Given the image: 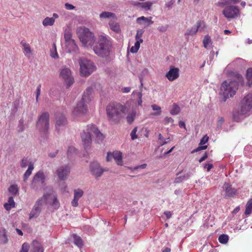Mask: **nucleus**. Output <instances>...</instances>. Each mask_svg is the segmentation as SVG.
I'll return each mask as SVG.
<instances>
[{
	"instance_id": "obj_1",
	"label": "nucleus",
	"mask_w": 252,
	"mask_h": 252,
	"mask_svg": "<svg viewBox=\"0 0 252 252\" xmlns=\"http://www.w3.org/2000/svg\"><path fill=\"white\" fill-rule=\"evenodd\" d=\"M235 77L237 80L224 81L222 83L220 93L221 101L225 102L227 98L233 97L238 89L239 84L243 82V77L240 74L236 73Z\"/></svg>"
},
{
	"instance_id": "obj_2",
	"label": "nucleus",
	"mask_w": 252,
	"mask_h": 252,
	"mask_svg": "<svg viewBox=\"0 0 252 252\" xmlns=\"http://www.w3.org/2000/svg\"><path fill=\"white\" fill-rule=\"evenodd\" d=\"M92 47L96 55L106 61H109L112 43L106 36L99 35L96 42Z\"/></svg>"
},
{
	"instance_id": "obj_3",
	"label": "nucleus",
	"mask_w": 252,
	"mask_h": 252,
	"mask_svg": "<svg viewBox=\"0 0 252 252\" xmlns=\"http://www.w3.org/2000/svg\"><path fill=\"white\" fill-rule=\"evenodd\" d=\"M126 109L125 106L119 103H109L106 108L108 120L113 124L119 123L123 114L126 113Z\"/></svg>"
},
{
	"instance_id": "obj_4",
	"label": "nucleus",
	"mask_w": 252,
	"mask_h": 252,
	"mask_svg": "<svg viewBox=\"0 0 252 252\" xmlns=\"http://www.w3.org/2000/svg\"><path fill=\"white\" fill-rule=\"evenodd\" d=\"M77 34L83 45L87 48H92L96 41L94 33L85 27L78 30Z\"/></svg>"
},
{
	"instance_id": "obj_5",
	"label": "nucleus",
	"mask_w": 252,
	"mask_h": 252,
	"mask_svg": "<svg viewBox=\"0 0 252 252\" xmlns=\"http://www.w3.org/2000/svg\"><path fill=\"white\" fill-rule=\"evenodd\" d=\"M80 74L83 77L90 75L96 69L94 63L91 60L86 58H80L79 60Z\"/></svg>"
},
{
	"instance_id": "obj_6",
	"label": "nucleus",
	"mask_w": 252,
	"mask_h": 252,
	"mask_svg": "<svg viewBox=\"0 0 252 252\" xmlns=\"http://www.w3.org/2000/svg\"><path fill=\"white\" fill-rule=\"evenodd\" d=\"M49 113L43 112L40 115L36 122V127L40 132L46 134L49 128Z\"/></svg>"
},
{
	"instance_id": "obj_7",
	"label": "nucleus",
	"mask_w": 252,
	"mask_h": 252,
	"mask_svg": "<svg viewBox=\"0 0 252 252\" xmlns=\"http://www.w3.org/2000/svg\"><path fill=\"white\" fill-rule=\"evenodd\" d=\"M60 76L64 80L67 89H68L74 82L71 70L66 66H64L60 70Z\"/></svg>"
},
{
	"instance_id": "obj_8",
	"label": "nucleus",
	"mask_w": 252,
	"mask_h": 252,
	"mask_svg": "<svg viewBox=\"0 0 252 252\" xmlns=\"http://www.w3.org/2000/svg\"><path fill=\"white\" fill-rule=\"evenodd\" d=\"M88 129V125H87L86 129H84L83 132L81 133V137L83 145L86 151L90 149L92 144L91 133H92V131Z\"/></svg>"
},
{
	"instance_id": "obj_9",
	"label": "nucleus",
	"mask_w": 252,
	"mask_h": 252,
	"mask_svg": "<svg viewBox=\"0 0 252 252\" xmlns=\"http://www.w3.org/2000/svg\"><path fill=\"white\" fill-rule=\"evenodd\" d=\"M239 9L237 6L229 5L225 7L222 14L227 19H234L239 14Z\"/></svg>"
},
{
	"instance_id": "obj_10",
	"label": "nucleus",
	"mask_w": 252,
	"mask_h": 252,
	"mask_svg": "<svg viewBox=\"0 0 252 252\" xmlns=\"http://www.w3.org/2000/svg\"><path fill=\"white\" fill-rule=\"evenodd\" d=\"M90 171L91 174L95 178L100 177L105 170L100 166V164L97 161H93L90 163Z\"/></svg>"
},
{
	"instance_id": "obj_11",
	"label": "nucleus",
	"mask_w": 252,
	"mask_h": 252,
	"mask_svg": "<svg viewBox=\"0 0 252 252\" xmlns=\"http://www.w3.org/2000/svg\"><path fill=\"white\" fill-rule=\"evenodd\" d=\"M240 107L242 113H248L252 110V94H248L241 101Z\"/></svg>"
},
{
	"instance_id": "obj_12",
	"label": "nucleus",
	"mask_w": 252,
	"mask_h": 252,
	"mask_svg": "<svg viewBox=\"0 0 252 252\" xmlns=\"http://www.w3.org/2000/svg\"><path fill=\"white\" fill-rule=\"evenodd\" d=\"M55 128L58 133L63 129L67 125L68 122L65 116L62 114H58L56 117Z\"/></svg>"
},
{
	"instance_id": "obj_13",
	"label": "nucleus",
	"mask_w": 252,
	"mask_h": 252,
	"mask_svg": "<svg viewBox=\"0 0 252 252\" xmlns=\"http://www.w3.org/2000/svg\"><path fill=\"white\" fill-rule=\"evenodd\" d=\"M42 198H39L36 200L30 213V219H32V218H36L39 216L41 212V206L42 205Z\"/></svg>"
},
{
	"instance_id": "obj_14",
	"label": "nucleus",
	"mask_w": 252,
	"mask_h": 252,
	"mask_svg": "<svg viewBox=\"0 0 252 252\" xmlns=\"http://www.w3.org/2000/svg\"><path fill=\"white\" fill-rule=\"evenodd\" d=\"M70 168L67 165H61L56 171V173L60 180H66L70 174Z\"/></svg>"
},
{
	"instance_id": "obj_15",
	"label": "nucleus",
	"mask_w": 252,
	"mask_h": 252,
	"mask_svg": "<svg viewBox=\"0 0 252 252\" xmlns=\"http://www.w3.org/2000/svg\"><path fill=\"white\" fill-rule=\"evenodd\" d=\"M87 103L88 102H86V100L82 98L81 100L78 102L74 109V114L75 115H78L80 114L86 113L88 110V107L87 105Z\"/></svg>"
},
{
	"instance_id": "obj_16",
	"label": "nucleus",
	"mask_w": 252,
	"mask_h": 252,
	"mask_svg": "<svg viewBox=\"0 0 252 252\" xmlns=\"http://www.w3.org/2000/svg\"><path fill=\"white\" fill-rule=\"evenodd\" d=\"M165 76L170 81L175 80L179 76V69L174 66H171Z\"/></svg>"
},
{
	"instance_id": "obj_17",
	"label": "nucleus",
	"mask_w": 252,
	"mask_h": 252,
	"mask_svg": "<svg viewBox=\"0 0 252 252\" xmlns=\"http://www.w3.org/2000/svg\"><path fill=\"white\" fill-rule=\"evenodd\" d=\"M44 191L45 192L41 198H42V202L44 200L45 204H47L49 203V200L52 199L53 195H57L55 194V191L52 186L46 187L44 189Z\"/></svg>"
},
{
	"instance_id": "obj_18",
	"label": "nucleus",
	"mask_w": 252,
	"mask_h": 252,
	"mask_svg": "<svg viewBox=\"0 0 252 252\" xmlns=\"http://www.w3.org/2000/svg\"><path fill=\"white\" fill-rule=\"evenodd\" d=\"M223 190L225 191V198L233 197L236 193L237 190L232 188V185L228 183H224L223 186Z\"/></svg>"
},
{
	"instance_id": "obj_19",
	"label": "nucleus",
	"mask_w": 252,
	"mask_h": 252,
	"mask_svg": "<svg viewBox=\"0 0 252 252\" xmlns=\"http://www.w3.org/2000/svg\"><path fill=\"white\" fill-rule=\"evenodd\" d=\"M89 129L95 135L97 142L102 141L104 139L103 134L99 131L98 127L94 125H88Z\"/></svg>"
},
{
	"instance_id": "obj_20",
	"label": "nucleus",
	"mask_w": 252,
	"mask_h": 252,
	"mask_svg": "<svg viewBox=\"0 0 252 252\" xmlns=\"http://www.w3.org/2000/svg\"><path fill=\"white\" fill-rule=\"evenodd\" d=\"M66 48L69 53L77 52L79 48L76 45L75 40H69L68 42L65 43Z\"/></svg>"
},
{
	"instance_id": "obj_21",
	"label": "nucleus",
	"mask_w": 252,
	"mask_h": 252,
	"mask_svg": "<svg viewBox=\"0 0 252 252\" xmlns=\"http://www.w3.org/2000/svg\"><path fill=\"white\" fill-rule=\"evenodd\" d=\"M247 114L242 113V109L241 107L240 108L235 109L233 111V119L235 122H240L241 120V117Z\"/></svg>"
},
{
	"instance_id": "obj_22",
	"label": "nucleus",
	"mask_w": 252,
	"mask_h": 252,
	"mask_svg": "<svg viewBox=\"0 0 252 252\" xmlns=\"http://www.w3.org/2000/svg\"><path fill=\"white\" fill-rule=\"evenodd\" d=\"M93 92L94 88L93 87H88L84 92L82 98L86 100V102H89L92 99Z\"/></svg>"
},
{
	"instance_id": "obj_23",
	"label": "nucleus",
	"mask_w": 252,
	"mask_h": 252,
	"mask_svg": "<svg viewBox=\"0 0 252 252\" xmlns=\"http://www.w3.org/2000/svg\"><path fill=\"white\" fill-rule=\"evenodd\" d=\"M33 179H34V183L37 182L41 185H44L45 182V176L42 171H38L34 176Z\"/></svg>"
},
{
	"instance_id": "obj_24",
	"label": "nucleus",
	"mask_w": 252,
	"mask_h": 252,
	"mask_svg": "<svg viewBox=\"0 0 252 252\" xmlns=\"http://www.w3.org/2000/svg\"><path fill=\"white\" fill-rule=\"evenodd\" d=\"M7 231L5 228L0 229V243L1 244H6L8 243V239L6 234Z\"/></svg>"
},
{
	"instance_id": "obj_25",
	"label": "nucleus",
	"mask_w": 252,
	"mask_h": 252,
	"mask_svg": "<svg viewBox=\"0 0 252 252\" xmlns=\"http://www.w3.org/2000/svg\"><path fill=\"white\" fill-rule=\"evenodd\" d=\"M113 158L115 160L118 165H122V153L118 151H115L112 153Z\"/></svg>"
},
{
	"instance_id": "obj_26",
	"label": "nucleus",
	"mask_w": 252,
	"mask_h": 252,
	"mask_svg": "<svg viewBox=\"0 0 252 252\" xmlns=\"http://www.w3.org/2000/svg\"><path fill=\"white\" fill-rule=\"evenodd\" d=\"M33 252H43V249L41 244L36 240H33L32 243Z\"/></svg>"
},
{
	"instance_id": "obj_27",
	"label": "nucleus",
	"mask_w": 252,
	"mask_h": 252,
	"mask_svg": "<svg viewBox=\"0 0 252 252\" xmlns=\"http://www.w3.org/2000/svg\"><path fill=\"white\" fill-rule=\"evenodd\" d=\"M152 17H145L144 16H141L140 17H138L137 18L136 21L137 22L140 24V21H144L145 23H146V27H148L150 26V25H152L154 23V21L152 20Z\"/></svg>"
},
{
	"instance_id": "obj_28",
	"label": "nucleus",
	"mask_w": 252,
	"mask_h": 252,
	"mask_svg": "<svg viewBox=\"0 0 252 252\" xmlns=\"http://www.w3.org/2000/svg\"><path fill=\"white\" fill-rule=\"evenodd\" d=\"M74 244L79 248H81L83 246V242L81 238L76 234L73 235Z\"/></svg>"
},
{
	"instance_id": "obj_29",
	"label": "nucleus",
	"mask_w": 252,
	"mask_h": 252,
	"mask_svg": "<svg viewBox=\"0 0 252 252\" xmlns=\"http://www.w3.org/2000/svg\"><path fill=\"white\" fill-rule=\"evenodd\" d=\"M15 204L13 197L11 196L8 198V203H5L4 204V207L7 211H9L11 208L15 207Z\"/></svg>"
},
{
	"instance_id": "obj_30",
	"label": "nucleus",
	"mask_w": 252,
	"mask_h": 252,
	"mask_svg": "<svg viewBox=\"0 0 252 252\" xmlns=\"http://www.w3.org/2000/svg\"><path fill=\"white\" fill-rule=\"evenodd\" d=\"M8 190L13 195H19V189L16 184L10 185L8 189Z\"/></svg>"
},
{
	"instance_id": "obj_31",
	"label": "nucleus",
	"mask_w": 252,
	"mask_h": 252,
	"mask_svg": "<svg viewBox=\"0 0 252 252\" xmlns=\"http://www.w3.org/2000/svg\"><path fill=\"white\" fill-rule=\"evenodd\" d=\"M33 169V165L31 162L30 163L29 167L25 174H24L23 179L24 181L26 182L29 176L32 174V170Z\"/></svg>"
},
{
	"instance_id": "obj_32",
	"label": "nucleus",
	"mask_w": 252,
	"mask_h": 252,
	"mask_svg": "<svg viewBox=\"0 0 252 252\" xmlns=\"http://www.w3.org/2000/svg\"><path fill=\"white\" fill-rule=\"evenodd\" d=\"M252 213V198L248 200L246 205V210L245 214L246 215H249Z\"/></svg>"
},
{
	"instance_id": "obj_33",
	"label": "nucleus",
	"mask_w": 252,
	"mask_h": 252,
	"mask_svg": "<svg viewBox=\"0 0 252 252\" xmlns=\"http://www.w3.org/2000/svg\"><path fill=\"white\" fill-rule=\"evenodd\" d=\"M246 78L248 81V84L250 87L252 85V68H249L246 72Z\"/></svg>"
},
{
	"instance_id": "obj_34",
	"label": "nucleus",
	"mask_w": 252,
	"mask_h": 252,
	"mask_svg": "<svg viewBox=\"0 0 252 252\" xmlns=\"http://www.w3.org/2000/svg\"><path fill=\"white\" fill-rule=\"evenodd\" d=\"M109 25L110 28L112 31L117 33H118L120 31V25L118 23L112 22L109 23Z\"/></svg>"
},
{
	"instance_id": "obj_35",
	"label": "nucleus",
	"mask_w": 252,
	"mask_h": 252,
	"mask_svg": "<svg viewBox=\"0 0 252 252\" xmlns=\"http://www.w3.org/2000/svg\"><path fill=\"white\" fill-rule=\"evenodd\" d=\"M181 111L180 107L176 103H174L172 108L170 111V113L172 115H177Z\"/></svg>"
},
{
	"instance_id": "obj_36",
	"label": "nucleus",
	"mask_w": 252,
	"mask_h": 252,
	"mask_svg": "<svg viewBox=\"0 0 252 252\" xmlns=\"http://www.w3.org/2000/svg\"><path fill=\"white\" fill-rule=\"evenodd\" d=\"M52 199L53 200V202L51 204V206L55 210L58 209L60 207V204L57 199V195H53V197Z\"/></svg>"
},
{
	"instance_id": "obj_37",
	"label": "nucleus",
	"mask_w": 252,
	"mask_h": 252,
	"mask_svg": "<svg viewBox=\"0 0 252 252\" xmlns=\"http://www.w3.org/2000/svg\"><path fill=\"white\" fill-rule=\"evenodd\" d=\"M55 22V19L53 18L46 17L43 20L42 24L44 26H52Z\"/></svg>"
},
{
	"instance_id": "obj_38",
	"label": "nucleus",
	"mask_w": 252,
	"mask_h": 252,
	"mask_svg": "<svg viewBox=\"0 0 252 252\" xmlns=\"http://www.w3.org/2000/svg\"><path fill=\"white\" fill-rule=\"evenodd\" d=\"M218 240L221 244H225L229 240V237L226 234H222L219 237Z\"/></svg>"
},
{
	"instance_id": "obj_39",
	"label": "nucleus",
	"mask_w": 252,
	"mask_h": 252,
	"mask_svg": "<svg viewBox=\"0 0 252 252\" xmlns=\"http://www.w3.org/2000/svg\"><path fill=\"white\" fill-rule=\"evenodd\" d=\"M153 3H154L152 1H147L145 2H142L141 8L144 9L146 11L150 10L151 9V7Z\"/></svg>"
},
{
	"instance_id": "obj_40",
	"label": "nucleus",
	"mask_w": 252,
	"mask_h": 252,
	"mask_svg": "<svg viewBox=\"0 0 252 252\" xmlns=\"http://www.w3.org/2000/svg\"><path fill=\"white\" fill-rule=\"evenodd\" d=\"M64 38L65 43L68 42L69 40H73L72 39V33L69 30H65L64 34Z\"/></svg>"
},
{
	"instance_id": "obj_41",
	"label": "nucleus",
	"mask_w": 252,
	"mask_h": 252,
	"mask_svg": "<svg viewBox=\"0 0 252 252\" xmlns=\"http://www.w3.org/2000/svg\"><path fill=\"white\" fill-rule=\"evenodd\" d=\"M84 194V191L83 190L80 189H75L74 191V197L79 199Z\"/></svg>"
},
{
	"instance_id": "obj_42",
	"label": "nucleus",
	"mask_w": 252,
	"mask_h": 252,
	"mask_svg": "<svg viewBox=\"0 0 252 252\" xmlns=\"http://www.w3.org/2000/svg\"><path fill=\"white\" fill-rule=\"evenodd\" d=\"M203 42L204 47L207 48L208 45L211 43V37L208 34L204 36Z\"/></svg>"
},
{
	"instance_id": "obj_43",
	"label": "nucleus",
	"mask_w": 252,
	"mask_h": 252,
	"mask_svg": "<svg viewBox=\"0 0 252 252\" xmlns=\"http://www.w3.org/2000/svg\"><path fill=\"white\" fill-rule=\"evenodd\" d=\"M197 28H196V26H194L190 29H188L185 33V35H192L195 34L197 32Z\"/></svg>"
},
{
	"instance_id": "obj_44",
	"label": "nucleus",
	"mask_w": 252,
	"mask_h": 252,
	"mask_svg": "<svg viewBox=\"0 0 252 252\" xmlns=\"http://www.w3.org/2000/svg\"><path fill=\"white\" fill-rule=\"evenodd\" d=\"M152 108L153 110L156 111V112L153 113V114L155 116H159L161 114V108L157 105L156 104H153L152 105Z\"/></svg>"
},
{
	"instance_id": "obj_45",
	"label": "nucleus",
	"mask_w": 252,
	"mask_h": 252,
	"mask_svg": "<svg viewBox=\"0 0 252 252\" xmlns=\"http://www.w3.org/2000/svg\"><path fill=\"white\" fill-rule=\"evenodd\" d=\"M43 186V185H41V184H40L37 182H35L34 183V179L32 180V181L31 184V188L32 189H33L35 190H37L41 189Z\"/></svg>"
},
{
	"instance_id": "obj_46",
	"label": "nucleus",
	"mask_w": 252,
	"mask_h": 252,
	"mask_svg": "<svg viewBox=\"0 0 252 252\" xmlns=\"http://www.w3.org/2000/svg\"><path fill=\"white\" fill-rule=\"evenodd\" d=\"M195 26L199 31H202L205 28V24L203 21H197Z\"/></svg>"
},
{
	"instance_id": "obj_47",
	"label": "nucleus",
	"mask_w": 252,
	"mask_h": 252,
	"mask_svg": "<svg viewBox=\"0 0 252 252\" xmlns=\"http://www.w3.org/2000/svg\"><path fill=\"white\" fill-rule=\"evenodd\" d=\"M135 117V112H132L131 113L128 114V115L127 116V117L126 118L127 123L129 124H131L134 120Z\"/></svg>"
},
{
	"instance_id": "obj_48",
	"label": "nucleus",
	"mask_w": 252,
	"mask_h": 252,
	"mask_svg": "<svg viewBox=\"0 0 252 252\" xmlns=\"http://www.w3.org/2000/svg\"><path fill=\"white\" fill-rule=\"evenodd\" d=\"M114 14L110 12H102L99 15L101 18H109L114 16Z\"/></svg>"
},
{
	"instance_id": "obj_49",
	"label": "nucleus",
	"mask_w": 252,
	"mask_h": 252,
	"mask_svg": "<svg viewBox=\"0 0 252 252\" xmlns=\"http://www.w3.org/2000/svg\"><path fill=\"white\" fill-rule=\"evenodd\" d=\"M158 137V140H160V142H159L160 146H163V145L167 144L168 142V141H167V140H169L170 139V138L168 137L167 139H165L163 137V136L161 133H159Z\"/></svg>"
},
{
	"instance_id": "obj_50",
	"label": "nucleus",
	"mask_w": 252,
	"mask_h": 252,
	"mask_svg": "<svg viewBox=\"0 0 252 252\" xmlns=\"http://www.w3.org/2000/svg\"><path fill=\"white\" fill-rule=\"evenodd\" d=\"M21 44L24 46V52L25 55L31 53V48L29 44L24 43L23 41L21 42Z\"/></svg>"
},
{
	"instance_id": "obj_51",
	"label": "nucleus",
	"mask_w": 252,
	"mask_h": 252,
	"mask_svg": "<svg viewBox=\"0 0 252 252\" xmlns=\"http://www.w3.org/2000/svg\"><path fill=\"white\" fill-rule=\"evenodd\" d=\"M25 130V126L24 124V120L21 119L19 122L18 126V131L19 132H23Z\"/></svg>"
},
{
	"instance_id": "obj_52",
	"label": "nucleus",
	"mask_w": 252,
	"mask_h": 252,
	"mask_svg": "<svg viewBox=\"0 0 252 252\" xmlns=\"http://www.w3.org/2000/svg\"><path fill=\"white\" fill-rule=\"evenodd\" d=\"M29 162V159L28 157H24L21 161V167L22 168H25L27 166Z\"/></svg>"
},
{
	"instance_id": "obj_53",
	"label": "nucleus",
	"mask_w": 252,
	"mask_h": 252,
	"mask_svg": "<svg viewBox=\"0 0 252 252\" xmlns=\"http://www.w3.org/2000/svg\"><path fill=\"white\" fill-rule=\"evenodd\" d=\"M137 131V127H135L130 133L131 138L132 140H134L137 138V135L136 132Z\"/></svg>"
},
{
	"instance_id": "obj_54",
	"label": "nucleus",
	"mask_w": 252,
	"mask_h": 252,
	"mask_svg": "<svg viewBox=\"0 0 252 252\" xmlns=\"http://www.w3.org/2000/svg\"><path fill=\"white\" fill-rule=\"evenodd\" d=\"M207 148V145H205V146L199 145L197 148H196V149H195L193 150H192L191 152V153L193 154V153H196V152H199L200 151L205 150Z\"/></svg>"
},
{
	"instance_id": "obj_55",
	"label": "nucleus",
	"mask_w": 252,
	"mask_h": 252,
	"mask_svg": "<svg viewBox=\"0 0 252 252\" xmlns=\"http://www.w3.org/2000/svg\"><path fill=\"white\" fill-rule=\"evenodd\" d=\"M29 245L27 243H24L22 247L20 252H28L29 250Z\"/></svg>"
},
{
	"instance_id": "obj_56",
	"label": "nucleus",
	"mask_w": 252,
	"mask_h": 252,
	"mask_svg": "<svg viewBox=\"0 0 252 252\" xmlns=\"http://www.w3.org/2000/svg\"><path fill=\"white\" fill-rule=\"evenodd\" d=\"M209 140V137L207 136V135L204 136L200 140V141L199 143V145L204 146L205 143H206Z\"/></svg>"
},
{
	"instance_id": "obj_57",
	"label": "nucleus",
	"mask_w": 252,
	"mask_h": 252,
	"mask_svg": "<svg viewBox=\"0 0 252 252\" xmlns=\"http://www.w3.org/2000/svg\"><path fill=\"white\" fill-rule=\"evenodd\" d=\"M144 32V31L143 29H138L135 36V39H138L142 35Z\"/></svg>"
},
{
	"instance_id": "obj_58",
	"label": "nucleus",
	"mask_w": 252,
	"mask_h": 252,
	"mask_svg": "<svg viewBox=\"0 0 252 252\" xmlns=\"http://www.w3.org/2000/svg\"><path fill=\"white\" fill-rule=\"evenodd\" d=\"M40 88H41V84H39L36 90V102H38V98L39 97V95L40 94Z\"/></svg>"
},
{
	"instance_id": "obj_59",
	"label": "nucleus",
	"mask_w": 252,
	"mask_h": 252,
	"mask_svg": "<svg viewBox=\"0 0 252 252\" xmlns=\"http://www.w3.org/2000/svg\"><path fill=\"white\" fill-rule=\"evenodd\" d=\"M186 179L184 176H182L180 177H178L175 178L174 183L176 184H178L182 182L183 180H185Z\"/></svg>"
},
{
	"instance_id": "obj_60",
	"label": "nucleus",
	"mask_w": 252,
	"mask_h": 252,
	"mask_svg": "<svg viewBox=\"0 0 252 252\" xmlns=\"http://www.w3.org/2000/svg\"><path fill=\"white\" fill-rule=\"evenodd\" d=\"M229 4L228 0H221L220 1H219L217 5L218 6H224Z\"/></svg>"
},
{
	"instance_id": "obj_61",
	"label": "nucleus",
	"mask_w": 252,
	"mask_h": 252,
	"mask_svg": "<svg viewBox=\"0 0 252 252\" xmlns=\"http://www.w3.org/2000/svg\"><path fill=\"white\" fill-rule=\"evenodd\" d=\"M203 166L204 168L207 169V171H210L213 168V165L212 163H204L203 164Z\"/></svg>"
},
{
	"instance_id": "obj_62",
	"label": "nucleus",
	"mask_w": 252,
	"mask_h": 252,
	"mask_svg": "<svg viewBox=\"0 0 252 252\" xmlns=\"http://www.w3.org/2000/svg\"><path fill=\"white\" fill-rule=\"evenodd\" d=\"M174 148V147H173L172 148H171L169 150H168V151H167V152H164V153H163V156H159V157H157V158H158V159H159V158H165L167 154H169V153H171V152H172V151L173 150Z\"/></svg>"
},
{
	"instance_id": "obj_63",
	"label": "nucleus",
	"mask_w": 252,
	"mask_h": 252,
	"mask_svg": "<svg viewBox=\"0 0 252 252\" xmlns=\"http://www.w3.org/2000/svg\"><path fill=\"white\" fill-rule=\"evenodd\" d=\"M64 7L67 10H73L75 8L74 6L69 3H65L64 4Z\"/></svg>"
},
{
	"instance_id": "obj_64",
	"label": "nucleus",
	"mask_w": 252,
	"mask_h": 252,
	"mask_svg": "<svg viewBox=\"0 0 252 252\" xmlns=\"http://www.w3.org/2000/svg\"><path fill=\"white\" fill-rule=\"evenodd\" d=\"M208 157V153L206 152L203 156L198 160V161L201 163L206 160Z\"/></svg>"
}]
</instances>
